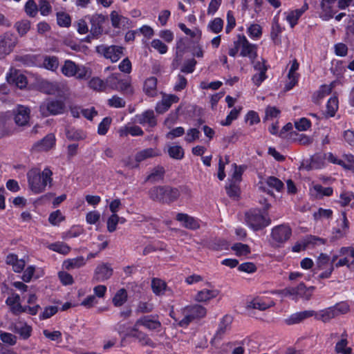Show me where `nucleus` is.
<instances>
[{
  "instance_id": "20",
  "label": "nucleus",
  "mask_w": 354,
  "mask_h": 354,
  "mask_svg": "<svg viewBox=\"0 0 354 354\" xmlns=\"http://www.w3.org/2000/svg\"><path fill=\"white\" fill-rule=\"evenodd\" d=\"M243 44L240 51V56L248 57L251 62H253L257 57V46L250 43L246 37H243Z\"/></svg>"
},
{
  "instance_id": "19",
  "label": "nucleus",
  "mask_w": 354,
  "mask_h": 354,
  "mask_svg": "<svg viewBox=\"0 0 354 354\" xmlns=\"http://www.w3.org/2000/svg\"><path fill=\"white\" fill-rule=\"evenodd\" d=\"M313 310L297 312L291 314L288 317L285 319L284 322L288 326L297 324L306 319L313 317Z\"/></svg>"
},
{
  "instance_id": "2",
  "label": "nucleus",
  "mask_w": 354,
  "mask_h": 354,
  "mask_svg": "<svg viewBox=\"0 0 354 354\" xmlns=\"http://www.w3.org/2000/svg\"><path fill=\"white\" fill-rule=\"evenodd\" d=\"M53 171L49 167H45L41 172L40 169L34 168L27 173L28 187L34 194L43 193L48 185L52 186Z\"/></svg>"
},
{
  "instance_id": "55",
  "label": "nucleus",
  "mask_w": 354,
  "mask_h": 354,
  "mask_svg": "<svg viewBox=\"0 0 354 354\" xmlns=\"http://www.w3.org/2000/svg\"><path fill=\"white\" fill-rule=\"evenodd\" d=\"M266 183L268 187L275 189L278 192H281L284 187L283 183L275 176H268L266 179Z\"/></svg>"
},
{
  "instance_id": "10",
  "label": "nucleus",
  "mask_w": 354,
  "mask_h": 354,
  "mask_svg": "<svg viewBox=\"0 0 354 354\" xmlns=\"http://www.w3.org/2000/svg\"><path fill=\"white\" fill-rule=\"evenodd\" d=\"M17 43V37L9 32L0 36V59L9 55Z\"/></svg>"
},
{
  "instance_id": "49",
  "label": "nucleus",
  "mask_w": 354,
  "mask_h": 354,
  "mask_svg": "<svg viewBox=\"0 0 354 354\" xmlns=\"http://www.w3.org/2000/svg\"><path fill=\"white\" fill-rule=\"evenodd\" d=\"M88 86L96 91H106L105 80H103L98 77H92L88 82Z\"/></svg>"
},
{
  "instance_id": "27",
  "label": "nucleus",
  "mask_w": 354,
  "mask_h": 354,
  "mask_svg": "<svg viewBox=\"0 0 354 354\" xmlns=\"http://www.w3.org/2000/svg\"><path fill=\"white\" fill-rule=\"evenodd\" d=\"M41 64L39 67H43L46 70L56 71L59 67V59L56 56L41 55Z\"/></svg>"
},
{
  "instance_id": "63",
  "label": "nucleus",
  "mask_w": 354,
  "mask_h": 354,
  "mask_svg": "<svg viewBox=\"0 0 354 354\" xmlns=\"http://www.w3.org/2000/svg\"><path fill=\"white\" fill-rule=\"evenodd\" d=\"M312 126L311 121L306 118H301L295 122V128L299 131H305Z\"/></svg>"
},
{
  "instance_id": "4",
  "label": "nucleus",
  "mask_w": 354,
  "mask_h": 354,
  "mask_svg": "<svg viewBox=\"0 0 354 354\" xmlns=\"http://www.w3.org/2000/svg\"><path fill=\"white\" fill-rule=\"evenodd\" d=\"M182 313L183 318L179 320L178 326L185 328L195 319L204 317L207 314V309L199 304L189 305L183 309Z\"/></svg>"
},
{
  "instance_id": "17",
  "label": "nucleus",
  "mask_w": 354,
  "mask_h": 354,
  "mask_svg": "<svg viewBox=\"0 0 354 354\" xmlns=\"http://www.w3.org/2000/svg\"><path fill=\"white\" fill-rule=\"evenodd\" d=\"M179 100V97L174 94L164 95L162 100L156 104V111L162 114L169 110L172 104L178 102Z\"/></svg>"
},
{
  "instance_id": "58",
  "label": "nucleus",
  "mask_w": 354,
  "mask_h": 354,
  "mask_svg": "<svg viewBox=\"0 0 354 354\" xmlns=\"http://www.w3.org/2000/svg\"><path fill=\"white\" fill-rule=\"evenodd\" d=\"M24 11L30 17H35L38 13V6L35 0H28L24 6Z\"/></svg>"
},
{
  "instance_id": "23",
  "label": "nucleus",
  "mask_w": 354,
  "mask_h": 354,
  "mask_svg": "<svg viewBox=\"0 0 354 354\" xmlns=\"http://www.w3.org/2000/svg\"><path fill=\"white\" fill-rule=\"evenodd\" d=\"M136 332L134 334H130L132 337L136 338L142 346H148L151 348H156V344L148 336V335L139 330V326L135 324Z\"/></svg>"
},
{
  "instance_id": "25",
  "label": "nucleus",
  "mask_w": 354,
  "mask_h": 354,
  "mask_svg": "<svg viewBox=\"0 0 354 354\" xmlns=\"http://www.w3.org/2000/svg\"><path fill=\"white\" fill-rule=\"evenodd\" d=\"M41 55H24L19 57L17 61L26 66L39 67L41 64Z\"/></svg>"
},
{
  "instance_id": "61",
  "label": "nucleus",
  "mask_w": 354,
  "mask_h": 354,
  "mask_svg": "<svg viewBox=\"0 0 354 354\" xmlns=\"http://www.w3.org/2000/svg\"><path fill=\"white\" fill-rule=\"evenodd\" d=\"M58 312V307L56 306H48L44 308L43 312L39 315L40 320H45L50 318Z\"/></svg>"
},
{
  "instance_id": "18",
  "label": "nucleus",
  "mask_w": 354,
  "mask_h": 354,
  "mask_svg": "<svg viewBox=\"0 0 354 354\" xmlns=\"http://www.w3.org/2000/svg\"><path fill=\"white\" fill-rule=\"evenodd\" d=\"M11 330L19 334L23 339H28L32 335V328L25 322H19L12 324Z\"/></svg>"
},
{
  "instance_id": "5",
  "label": "nucleus",
  "mask_w": 354,
  "mask_h": 354,
  "mask_svg": "<svg viewBox=\"0 0 354 354\" xmlns=\"http://www.w3.org/2000/svg\"><path fill=\"white\" fill-rule=\"evenodd\" d=\"M292 229L288 223H283L273 227L270 236L272 245L275 248H281L290 239Z\"/></svg>"
},
{
  "instance_id": "51",
  "label": "nucleus",
  "mask_w": 354,
  "mask_h": 354,
  "mask_svg": "<svg viewBox=\"0 0 354 354\" xmlns=\"http://www.w3.org/2000/svg\"><path fill=\"white\" fill-rule=\"evenodd\" d=\"M225 190L230 198H238L241 194V189L239 183L236 182H230L228 185L225 186Z\"/></svg>"
},
{
  "instance_id": "1",
  "label": "nucleus",
  "mask_w": 354,
  "mask_h": 354,
  "mask_svg": "<svg viewBox=\"0 0 354 354\" xmlns=\"http://www.w3.org/2000/svg\"><path fill=\"white\" fill-rule=\"evenodd\" d=\"M183 191L190 192L186 186L176 187L167 185H156L149 189L148 196L154 202L171 205L178 200L180 192Z\"/></svg>"
},
{
  "instance_id": "43",
  "label": "nucleus",
  "mask_w": 354,
  "mask_h": 354,
  "mask_svg": "<svg viewBox=\"0 0 354 354\" xmlns=\"http://www.w3.org/2000/svg\"><path fill=\"white\" fill-rule=\"evenodd\" d=\"M326 115L328 117H334L339 108L338 97L336 96L330 97L326 102Z\"/></svg>"
},
{
  "instance_id": "59",
  "label": "nucleus",
  "mask_w": 354,
  "mask_h": 354,
  "mask_svg": "<svg viewBox=\"0 0 354 354\" xmlns=\"http://www.w3.org/2000/svg\"><path fill=\"white\" fill-rule=\"evenodd\" d=\"M65 220L59 209L51 212L48 216V221L52 225H59L61 222Z\"/></svg>"
},
{
  "instance_id": "11",
  "label": "nucleus",
  "mask_w": 354,
  "mask_h": 354,
  "mask_svg": "<svg viewBox=\"0 0 354 354\" xmlns=\"http://www.w3.org/2000/svg\"><path fill=\"white\" fill-rule=\"evenodd\" d=\"M122 46L112 45H100L97 47V52L102 54L106 59H110L112 62H118L123 54Z\"/></svg>"
},
{
  "instance_id": "15",
  "label": "nucleus",
  "mask_w": 354,
  "mask_h": 354,
  "mask_svg": "<svg viewBox=\"0 0 354 354\" xmlns=\"http://www.w3.org/2000/svg\"><path fill=\"white\" fill-rule=\"evenodd\" d=\"M30 110L29 108L19 105L14 111V120L19 127H24L28 124L30 120Z\"/></svg>"
},
{
  "instance_id": "6",
  "label": "nucleus",
  "mask_w": 354,
  "mask_h": 354,
  "mask_svg": "<svg viewBox=\"0 0 354 354\" xmlns=\"http://www.w3.org/2000/svg\"><path fill=\"white\" fill-rule=\"evenodd\" d=\"M89 21L91 28L89 34L86 37L87 42H91V39H97L104 32V24L108 20V17L102 14L95 13L92 15L86 16Z\"/></svg>"
},
{
  "instance_id": "50",
  "label": "nucleus",
  "mask_w": 354,
  "mask_h": 354,
  "mask_svg": "<svg viewBox=\"0 0 354 354\" xmlns=\"http://www.w3.org/2000/svg\"><path fill=\"white\" fill-rule=\"evenodd\" d=\"M207 28L210 32L218 34L223 28V20L220 17L214 18L209 22Z\"/></svg>"
},
{
  "instance_id": "31",
  "label": "nucleus",
  "mask_w": 354,
  "mask_h": 354,
  "mask_svg": "<svg viewBox=\"0 0 354 354\" xmlns=\"http://www.w3.org/2000/svg\"><path fill=\"white\" fill-rule=\"evenodd\" d=\"M66 136L68 140L80 141L86 138L87 133L82 129L72 127L66 130Z\"/></svg>"
},
{
  "instance_id": "29",
  "label": "nucleus",
  "mask_w": 354,
  "mask_h": 354,
  "mask_svg": "<svg viewBox=\"0 0 354 354\" xmlns=\"http://www.w3.org/2000/svg\"><path fill=\"white\" fill-rule=\"evenodd\" d=\"M347 334L345 333L342 335V339L338 341L335 346V352L336 354H352L353 349L348 346Z\"/></svg>"
},
{
  "instance_id": "28",
  "label": "nucleus",
  "mask_w": 354,
  "mask_h": 354,
  "mask_svg": "<svg viewBox=\"0 0 354 354\" xmlns=\"http://www.w3.org/2000/svg\"><path fill=\"white\" fill-rule=\"evenodd\" d=\"M8 82L15 84L20 89L24 88L28 84L27 77L25 75L15 71L7 77Z\"/></svg>"
},
{
  "instance_id": "53",
  "label": "nucleus",
  "mask_w": 354,
  "mask_h": 354,
  "mask_svg": "<svg viewBox=\"0 0 354 354\" xmlns=\"http://www.w3.org/2000/svg\"><path fill=\"white\" fill-rule=\"evenodd\" d=\"M168 154L173 159L182 160L185 156V151L181 146L174 145L169 147Z\"/></svg>"
},
{
  "instance_id": "9",
  "label": "nucleus",
  "mask_w": 354,
  "mask_h": 354,
  "mask_svg": "<svg viewBox=\"0 0 354 354\" xmlns=\"http://www.w3.org/2000/svg\"><path fill=\"white\" fill-rule=\"evenodd\" d=\"M315 289L314 286L307 287L304 282H301L295 287H286L283 293L286 296L292 297V299L301 298L308 301L311 298Z\"/></svg>"
},
{
  "instance_id": "42",
  "label": "nucleus",
  "mask_w": 354,
  "mask_h": 354,
  "mask_svg": "<svg viewBox=\"0 0 354 354\" xmlns=\"http://www.w3.org/2000/svg\"><path fill=\"white\" fill-rule=\"evenodd\" d=\"M166 288L167 283L163 280L158 278H153L151 280V289L156 295L160 296L164 295Z\"/></svg>"
},
{
  "instance_id": "54",
  "label": "nucleus",
  "mask_w": 354,
  "mask_h": 354,
  "mask_svg": "<svg viewBox=\"0 0 354 354\" xmlns=\"http://www.w3.org/2000/svg\"><path fill=\"white\" fill-rule=\"evenodd\" d=\"M120 77V73H113L111 75H109L105 80L106 90L109 88L112 90L117 91Z\"/></svg>"
},
{
  "instance_id": "22",
  "label": "nucleus",
  "mask_w": 354,
  "mask_h": 354,
  "mask_svg": "<svg viewBox=\"0 0 354 354\" xmlns=\"http://www.w3.org/2000/svg\"><path fill=\"white\" fill-rule=\"evenodd\" d=\"M308 9V5L306 2L299 9L290 11L286 16V21L288 22L290 28H293L297 24L300 17Z\"/></svg>"
},
{
  "instance_id": "52",
  "label": "nucleus",
  "mask_w": 354,
  "mask_h": 354,
  "mask_svg": "<svg viewBox=\"0 0 354 354\" xmlns=\"http://www.w3.org/2000/svg\"><path fill=\"white\" fill-rule=\"evenodd\" d=\"M313 190L316 192V197L319 198L323 196H330L333 194V187H324L320 184L315 185L313 186Z\"/></svg>"
},
{
  "instance_id": "57",
  "label": "nucleus",
  "mask_w": 354,
  "mask_h": 354,
  "mask_svg": "<svg viewBox=\"0 0 354 354\" xmlns=\"http://www.w3.org/2000/svg\"><path fill=\"white\" fill-rule=\"evenodd\" d=\"M282 32L283 28L281 27L278 21L272 24L270 31V39L274 44H277L280 41V35Z\"/></svg>"
},
{
  "instance_id": "48",
  "label": "nucleus",
  "mask_w": 354,
  "mask_h": 354,
  "mask_svg": "<svg viewBox=\"0 0 354 354\" xmlns=\"http://www.w3.org/2000/svg\"><path fill=\"white\" fill-rule=\"evenodd\" d=\"M128 295L124 288L118 290L113 298V304L115 306L120 307L122 306L127 300Z\"/></svg>"
},
{
  "instance_id": "46",
  "label": "nucleus",
  "mask_w": 354,
  "mask_h": 354,
  "mask_svg": "<svg viewBox=\"0 0 354 354\" xmlns=\"http://www.w3.org/2000/svg\"><path fill=\"white\" fill-rule=\"evenodd\" d=\"M47 248L53 252L66 255L71 252V248L66 243L61 241L49 244Z\"/></svg>"
},
{
  "instance_id": "62",
  "label": "nucleus",
  "mask_w": 354,
  "mask_h": 354,
  "mask_svg": "<svg viewBox=\"0 0 354 354\" xmlns=\"http://www.w3.org/2000/svg\"><path fill=\"white\" fill-rule=\"evenodd\" d=\"M248 35L253 39H259L262 35V28L259 24H253L248 28Z\"/></svg>"
},
{
  "instance_id": "7",
  "label": "nucleus",
  "mask_w": 354,
  "mask_h": 354,
  "mask_svg": "<svg viewBox=\"0 0 354 354\" xmlns=\"http://www.w3.org/2000/svg\"><path fill=\"white\" fill-rule=\"evenodd\" d=\"M246 225L253 231H259L270 224V219H267L259 209H250L245 214Z\"/></svg>"
},
{
  "instance_id": "3",
  "label": "nucleus",
  "mask_w": 354,
  "mask_h": 354,
  "mask_svg": "<svg viewBox=\"0 0 354 354\" xmlns=\"http://www.w3.org/2000/svg\"><path fill=\"white\" fill-rule=\"evenodd\" d=\"M21 297L17 293H12L10 296L8 297L6 300V304L9 306L10 312L14 315H19L21 313H27L30 315H36L41 306L39 304L30 306H22L21 302Z\"/></svg>"
},
{
  "instance_id": "16",
  "label": "nucleus",
  "mask_w": 354,
  "mask_h": 354,
  "mask_svg": "<svg viewBox=\"0 0 354 354\" xmlns=\"http://www.w3.org/2000/svg\"><path fill=\"white\" fill-rule=\"evenodd\" d=\"M176 221L182 223V225L187 229L196 230L200 228V220L185 213H178Z\"/></svg>"
},
{
  "instance_id": "24",
  "label": "nucleus",
  "mask_w": 354,
  "mask_h": 354,
  "mask_svg": "<svg viewBox=\"0 0 354 354\" xmlns=\"http://www.w3.org/2000/svg\"><path fill=\"white\" fill-rule=\"evenodd\" d=\"M333 306L320 310L319 311L313 310V317L317 320H320L324 323L330 322L332 319L337 317V313Z\"/></svg>"
},
{
  "instance_id": "8",
  "label": "nucleus",
  "mask_w": 354,
  "mask_h": 354,
  "mask_svg": "<svg viewBox=\"0 0 354 354\" xmlns=\"http://www.w3.org/2000/svg\"><path fill=\"white\" fill-rule=\"evenodd\" d=\"M65 108V103L63 100L49 98L40 105L39 111L43 116L47 117L62 114L64 113Z\"/></svg>"
},
{
  "instance_id": "36",
  "label": "nucleus",
  "mask_w": 354,
  "mask_h": 354,
  "mask_svg": "<svg viewBox=\"0 0 354 354\" xmlns=\"http://www.w3.org/2000/svg\"><path fill=\"white\" fill-rule=\"evenodd\" d=\"M218 294V292L216 290L203 289L198 292L195 299L198 302H206L213 298L216 297Z\"/></svg>"
},
{
  "instance_id": "26",
  "label": "nucleus",
  "mask_w": 354,
  "mask_h": 354,
  "mask_svg": "<svg viewBox=\"0 0 354 354\" xmlns=\"http://www.w3.org/2000/svg\"><path fill=\"white\" fill-rule=\"evenodd\" d=\"M159 156V153L156 151V149L153 148H147L142 150L138 151L135 155V160L137 162V165L134 167H138L139 163L141 162L156 156Z\"/></svg>"
},
{
  "instance_id": "13",
  "label": "nucleus",
  "mask_w": 354,
  "mask_h": 354,
  "mask_svg": "<svg viewBox=\"0 0 354 354\" xmlns=\"http://www.w3.org/2000/svg\"><path fill=\"white\" fill-rule=\"evenodd\" d=\"M135 122L148 128H154L157 125V119L153 110L148 109L135 115Z\"/></svg>"
},
{
  "instance_id": "30",
  "label": "nucleus",
  "mask_w": 354,
  "mask_h": 354,
  "mask_svg": "<svg viewBox=\"0 0 354 354\" xmlns=\"http://www.w3.org/2000/svg\"><path fill=\"white\" fill-rule=\"evenodd\" d=\"M157 82L155 77H150L145 81L143 91L147 96L154 97L157 95Z\"/></svg>"
},
{
  "instance_id": "56",
  "label": "nucleus",
  "mask_w": 354,
  "mask_h": 354,
  "mask_svg": "<svg viewBox=\"0 0 354 354\" xmlns=\"http://www.w3.org/2000/svg\"><path fill=\"white\" fill-rule=\"evenodd\" d=\"M57 23L60 27L68 28L71 24V17L64 12H59L57 13Z\"/></svg>"
},
{
  "instance_id": "12",
  "label": "nucleus",
  "mask_w": 354,
  "mask_h": 354,
  "mask_svg": "<svg viewBox=\"0 0 354 354\" xmlns=\"http://www.w3.org/2000/svg\"><path fill=\"white\" fill-rule=\"evenodd\" d=\"M113 270L111 264L108 263H102L97 266L95 269L93 281L94 282H102L108 280L111 277Z\"/></svg>"
},
{
  "instance_id": "44",
  "label": "nucleus",
  "mask_w": 354,
  "mask_h": 354,
  "mask_svg": "<svg viewBox=\"0 0 354 354\" xmlns=\"http://www.w3.org/2000/svg\"><path fill=\"white\" fill-rule=\"evenodd\" d=\"M117 91L126 95H133V88L131 84V80L129 78L122 79L120 77Z\"/></svg>"
},
{
  "instance_id": "21",
  "label": "nucleus",
  "mask_w": 354,
  "mask_h": 354,
  "mask_svg": "<svg viewBox=\"0 0 354 354\" xmlns=\"http://www.w3.org/2000/svg\"><path fill=\"white\" fill-rule=\"evenodd\" d=\"M326 159V153H316L311 156L310 162L305 167L307 171L313 169H320L325 167V160Z\"/></svg>"
},
{
  "instance_id": "47",
  "label": "nucleus",
  "mask_w": 354,
  "mask_h": 354,
  "mask_svg": "<svg viewBox=\"0 0 354 354\" xmlns=\"http://www.w3.org/2000/svg\"><path fill=\"white\" fill-rule=\"evenodd\" d=\"M231 249L235 252V254L238 257L247 256L251 253L250 247L242 243H234Z\"/></svg>"
},
{
  "instance_id": "39",
  "label": "nucleus",
  "mask_w": 354,
  "mask_h": 354,
  "mask_svg": "<svg viewBox=\"0 0 354 354\" xmlns=\"http://www.w3.org/2000/svg\"><path fill=\"white\" fill-rule=\"evenodd\" d=\"M77 64L72 60L66 59L61 68L62 74L68 77L75 76Z\"/></svg>"
},
{
  "instance_id": "37",
  "label": "nucleus",
  "mask_w": 354,
  "mask_h": 354,
  "mask_svg": "<svg viewBox=\"0 0 354 354\" xmlns=\"http://www.w3.org/2000/svg\"><path fill=\"white\" fill-rule=\"evenodd\" d=\"M86 264V261L82 256L77 257L73 259H68L65 260L63 263V266L65 269L69 270L74 268H79Z\"/></svg>"
},
{
  "instance_id": "33",
  "label": "nucleus",
  "mask_w": 354,
  "mask_h": 354,
  "mask_svg": "<svg viewBox=\"0 0 354 354\" xmlns=\"http://www.w3.org/2000/svg\"><path fill=\"white\" fill-rule=\"evenodd\" d=\"M118 133L120 137L122 138L127 137L128 135L132 136H142L144 135V131L140 127L136 125L131 127L125 126L119 129Z\"/></svg>"
},
{
  "instance_id": "34",
  "label": "nucleus",
  "mask_w": 354,
  "mask_h": 354,
  "mask_svg": "<svg viewBox=\"0 0 354 354\" xmlns=\"http://www.w3.org/2000/svg\"><path fill=\"white\" fill-rule=\"evenodd\" d=\"M320 7L322 9L321 18L324 21H328L333 18L335 14L337 12V10H333V5H330V3L326 2L325 0H322Z\"/></svg>"
},
{
  "instance_id": "45",
  "label": "nucleus",
  "mask_w": 354,
  "mask_h": 354,
  "mask_svg": "<svg viewBox=\"0 0 354 354\" xmlns=\"http://www.w3.org/2000/svg\"><path fill=\"white\" fill-rule=\"evenodd\" d=\"M165 170L163 167L158 166L153 169L151 172L147 176L145 181L156 182L164 178Z\"/></svg>"
},
{
  "instance_id": "64",
  "label": "nucleus",
  "mask_w": 354,
  "mask_h": 354,
  "mask_svg": "<svg viewBox=\"0 0 354 354\" xmlns=\"http://www.w3.org/2000/svg\"><path fill=\"white\" fill-rule=\"evenodd\" d=\"M354 199V194L353 192L344 191L339 195V203L342 207H346L349 205L351 201Z\"/></svg>"
},
{
  "instance_id": "35",
  "label": "nucleus",
  "mask_w": 354,
  "mask_h": 354,
  "mask_svg": "<svg viewBox=\"0 0 354 354\" xmlns=\"http://www.w3.org/2000/svg\"><path fill=\"white\" fill-rule=\"evenodd\" d=\"M55 145V137L54 134L49 133L37 143V147L43 151H48Z\"/></svg>"
},
{
  "instance_id": "32",
  "label": "nucleus",
  "mask_w": 354,
  "mask_h": 354,
  "mask_svg": "<svg viewBox=\"0 0 354 354\" xmlns=\"http://www.w3.org/2000/svg\"><path fill=\"white\" fill-rule=\"evenodd\" d=\"M273 306H274V302L270 298L265 299L263 298L257 297L250 302V306L252 308L260 310H266Z\"/></svg>"
},
{
  "instance_id": "60",
  "label": "nucleus",
  "mask_w": 354,
  "mask_h": 354,
  "mask_svg": "<svg viewBox=\"0 0 354 354\" xmlns=\"http://www.w3.org/2000/svg\"><path fill=\"white\" fill-rule=\"evenodd\" d=\"M15 27L20 36L25 35L30 28V22L28 20L17 21Z\"/></svg>"
},
{
  "instance_id": "40",
  "label": "nucleus",
  "mask_w": 354,
  "mask_h": 354,
  "mask_svg": "<svg viewBox=\"0 0 354 354\" xmlns=\"http://www.w3.org/2000/svg\"><path fill=\"white\" fill-rule=\"evenodd\" d=\"M232 318L230 315H225L219 322L216 335L217 337H221L225 332L230 329Z\"/></svg>"
},
{
  "instance_id": "38",
  "label": "nucleus",
  "mask_w": 354,
  "mask_h": 354,
  "mask_svg": "<svg viewBox=\"0 0 354 354\" xmlns=\"http://www.w3.org/2000/svg\"><path fill=\"white\" fill-rule=\"evenodd\" d=\"M329 265L330 257L326 253H320L316 261V266L313 269L314 274H317L319 270L326 269Z\"/></svg>"
},
{
  "instance_id": "14",
  "label": "nucleus",
  "mask_w": 354,
  "mask_h": 354,
  "mask_svg": "<svg viewBox=\"0 0 354 354\" xmlns=\"http://www.w3.org/2000/svg\"><path fill=\"white\" fill-rule=\"evenodd\" d=\"M136 326H143L149 330L158 329L161 327V322L158 320L157 315H143L135 322Z\"/></svg>"
},
{
  "instance_id": "41",
  "label": "nucleus",
  "mask_w": 354,
  "mask_h": 354,
  "mask_svg": "<svg viewBox=\"0 0 354 354\" xmlns=\"http://www.w3.org/2000/svg\"><path fill=\"white\" fill-rule=\"evenodd\" d=\"M326 243L327 240L326 239L314 235H309L303 240V248L306 249L309 248L310 245L313 247L315 245H325Z\"/></svg>"
}]
</instances>
